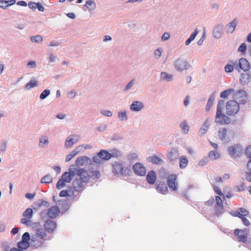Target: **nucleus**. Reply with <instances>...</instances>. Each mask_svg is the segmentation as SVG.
I'll return each mask as SVG.
<instances>
[{
  "label": "nucleus",
  "instance_id": "47",
  "mask_svg": "<svg viewBox=\"0 0 251 251\" xmlns=\"http://www.w3.org/2000/svg\"><path fill=\"white\" fill-rule=\"evenodd\" d=\"M30 40L33 43H41L43 38L41 37V36L39 35H35V36H32L30 37Z\"/></svg>",
  "mask_w": 251,
  "mask_h": 251
},
{
  "label": "nucleus",
  "instance_id": "14",
  "mask_svg": "<svg viewBox=\"0 0 251 251\" xmlns=\"http://www.w3.org/2000/svg\"><path fill=\"white\" fill-rule=\"evenodd\" d=\"M248 233L249 231L247 229H236L234 230V234L238 237L239 241L243 243H245L247 241Z\"/></svg>",
  "mask_w": 251,
  "mask_h": 251
},
{
  "label": "nucleus",
  "instance_id": "21",
  "mask_svg": "<svg viewBox=\"0 0 251 251\" xmlns=\"http://www.w3.org/2000/svg\"><path fill=\"white\" fill-rule=\"evenodd\" d=\"M174 75L166 72H162L160 75V81L169 82L173 80Z\"/></svg>",
  "mask_w": 251,
  "mask_h": 251
},
{
  "label": "nucleus",
  "instance_id": "2",
  "mask_svg": "<svg viewBox=\"0 0 251 251\" xmlns=\"http://www.w3.org/2000/svg\"><path fill=\"white\" fill-rule=\"evenodd\" d=\"M52 238V235L49 234L43 227L37 228L31 236V247L35 249L41 247L46 241Z\"/></svg>",
  "mask_w": 251,
  "mask_h": 251
},
{
  "label": "nucleus",
  "instance_id": "20",
  "mask_svg": "<svg viewBox=\"0 0 251 251\" xmlns=\"http://www.w3.org/2000/svg\"><path fill=\"white\" fill-rule=\"evenodd\" d=\"M83 145H80L75 149L72 152L66 156L65 161L69 162L74 157L81 151Z\"/></svg>",
  "mask_w": 251,
  "mask_h": 251
},
{
  "label": "nucleus",
  "instance_id": "60",
  "mask_svg": "<svg viewBox=\"0 0 251 251\" xmlns=\"http://www.w3.org/2000/svg\"><path fill=\"white\" fill-rule=\"evenodd\" d=\"M213 187H214V190L215 192L217 194L219 195V196H222L223 198V199H225V196H224V194L222 193V191L218 188V187L216 185H214L213 186Z\"/></svg>",
  "mask_w": 251,
  "mask_h": 251
},
{
  "label": "nucleus",
  "instance_id": "45",
  "mask_svg": "<svg viewBox=\"0 0 251 251\" xmlns=\"http://www.w3.org/2000/svg\"><path fill=\"white\" fill-rule=\"evenodd\" d=\"M52 177L50 175H47L43 177L41 180L42 183H49L52 182Z\"/></svg>",
  "mask_w": 251,
  "mask_h": 251
},
{
  "label": "nucleus",
  "instance_id": "15",
  "mask_svg": "<svg viewBox=\"0 0 251 251\" xmlns=\"http://www.w3.org/2000/svg\"><path fill=\"white\" fill-rule=\"evenodd\" d=\"M167 184L171 190L174 191L177 190L178 184L176 182V176L175 175H171L168 177Z\"/></svg>",
  "mask_w": 251,
  "mask_h": 251
},
{
  "label": "nucleus",
  "instance_id": "24",
  "mask_svg": "<svg viewBox=\"0 0 251 251\" xmlns=\"http://www.w3.org/2000/svg\"><path fill=\"white\" fill-rule=\"evenodd\" d=\"M146 179L149 184H153L156 180V173L153 171L149 172Z\"/></svg>",
  "mask_w": 251,
  "mask_h": 251
},
{
  "label": "nucleus",
  "instance_id": "6",
  "mask_svg": "<svg viewBox=\"0 0 251 251\" xmlns=\"http://www.w3.org/2000/svg\"><path fill=\"white\" fill-rule=\"evenodd\" d=\"M175 70L177 72H182L187 70L190 67V65L184 59L178 58L174 62Z\"/></svg>",
  "mask_w": 251,
  "mask_h": 251
},
{
  "label": "nucleus",
  "instance_id": "13",
  "mask_svg": "<svg viewBox=\"0 0 251 251\" xmlns=\"http://www.w3.org/2000/svg\"><path fill=\"white\" fill-rule=\"evenodd\" d=\"M228 152L232 156L239 157L242 152V147L239 144L230 146L228 148Z\"/></svg>",
  "mask_w": 251,
  "mask_h": 251
},
{
  "label": "nucleus",
  "instance_id": "58",
  "mask_svg": "<svg viewBox=\"0 0 251 251\" xmlns=\"http://www.w3.org/2000/svg\"><path fill=\"white\" fill-rule=\"evenodd\" d=\"M27 67L30 69H34L37 67V64L35 61H30L27 64Z\"/></svg>",
  "mask_w": 251,
  "mask_h": 251
},
{
  "label": "nucleus",
  "instance_id": "34",
  "mask_svg": "<svg viewBox=\"0 0 251 251\" xmlns=\"http://www.w3.org/2000/svg\"><path fill=\"white\" fill-rule=\"evenodd\" d=\"M89 160H90V158L87 156H80L76 159L75 163L77 165L83 166L85 163H87Z\"/></svg>",
  "mask_w": 251,
  "mask_h": 251
},
{
  "label": "nucleus",
  "instance_id": "25",
  "mask_svg": "<svg viewBox=\"0 0 251 251\" xmlns=\"http://www.w3.org/2000/svg\"><path fill=\"white\" fill-rule=\"evenodd\" d=\"M136 84V79L135 78L131 79L126 85L123 89L124 92H128L129 91L133 90Z\"/></svg>",
  "mask_w": 251,
  "mask_h": 251
},
{
  "label": "nucleus",
  "instance_id": "8",
  "mask_svg": "<svg viewBox=\"0 0 251 251\" xmlns=\"http://www.w3.org/2000/svg\"><path fill=\"white\" fill-rule=\"evenodd\" d=\"M23 216L24 217L21 219V223L26 226H30L32 224L30 219L33 216V210L30 208H27L23 213Z\"/></svg>",
  "mask_w": 251,
  "mask_h": 251
},
{
  "label": "nucleus",
  "instance_id": "23",
  "mask_svg": "<svg viewBox=\"0 0 251 251\" xmlns=\"http://www.w3.org/2000/svg\"><path fill=\"white\" fill-rule=\"evenodd\" d=\"M178 156V151L176 148H172L169 150L168 153V158L170 161H175Z\"/></svg>",
  "mask_w": 251,
  "mask_h": 251
},
{
  "label": "nucleus",
  "instance_id": "26",
  "mask_svg": "<svg viewBox=\"0 0 251 251\" xmlns=\"http://www.w3.org/2000/svg\"><path fill=\"white\" fill-rule=\"evenodd\" d=\"M209 126V121H208V120H206L202 124V125L201 126L200 129H199V133H200V136H203L205 134Z\"/></svg>",
  "mask_w": 251,
  "mask_h": 251
},
{
  "label": "nucleus",
  "instance_id": "33",
  "mask_svg": "<svg viewBox=\"0 0 251 251\" xmlns=\"http://www.w3.org/2000/svg\"><path fill=\"white\" fill-rule=\"evenodd\" d=\"M98 155L102 160H108L111 158L109 152L105 150H101L98 152Z\"/></svg>",
  "mask_w": 251,
  "mask_h": 251
},
{
  "label": "nucleus",
  "instance_id": "64",
  "mask_svg": "<svg viewBox=\"0 0 251 251\" xmlns=\"http://www.w3.org/2000/svg\"><path fill=\"white\" fill-rule=\"evenodd\" d=\"M198 34V28H196L195 29L194 31L190 35L189 38L192 42L195 39V38H196V37Z\"/></svg>",
  "mask_w": 251,
  "mask_h": 251
},
{
  "label": "nucleus",
  "instance_id": "16",
  "mask_svg": "<svg viewBox=\"0 0 251 251\" xmlns=\"http://www.w3.org/2000/svg\"><path fill=\"white\" fill-rule=\"evenodd\" d=\"M145 108L144 103L139 100H134L129 106V109L131 111L140 112Z\"/></svg>",
  "mask_w": 251,
  "mask_h": 251
},
{
  "label": "nucleus",
  "instance_id": "54",
  "mask_svg": "<svg viewBox=\"0 0 251 251\" xmlns=\"http://www.w3.org/2000/svg\"><path fill=\"white\" fill-rule=\"evenodd\" d=\"M66 182L62 180L61 179H59L56 184V188L58 189H61L66 186Z\"/></svg>",
  "mask_w": 251,
  "mask_h": 251
},
{
  "label": "nucleus",
  "instance_id": "22",
  "mask_svg": "<svg viewBox=\"0 0 251 251\" xmlns=\"http://www.w3.org/2000/svg\"><path fill=\"white\" fill-rule=\"evenodd\" d=\"M237 22L236 19H233L230 23H228L225 27L227 33H232L237 25Z\"/></svg>",
  "mask_w": 251,
  "mask_h": 251
},
{
  "label": "nucleus",
  "instance_id": "57",
  "mask_svg": "<svg viewBox=\"0 0 251 251\" xmlns=\"http://www.w3.org/2000/svg\"><path fill=\"white\" fill-rule=\"evenodd\" d=\"M100 113L104 116L110 117L112 116V112L110 110H102Z\"/></svg>",
  "mask_w": 251,
  "mask_h": 251
},
{
  "label": "nucleus",
  "instance_id": "11",
  "mask_svg": "<svg viewBox=\"0 0 251 251\" xmlns=\"http://www.w3.org/2000/svg\"><path fill=\"white\" fill-rule=\"evenodd\" d=\"M60 210L57 206H52L50 207L48 211H44L41 213V216L43 218L46 214L50 218H55L59 213Z\"/></svg>",
  "mask_w": 251,
  "mask_h": 251
},
{
  "label": "nucleus",
  "instance_id": "28",
  "mask_svg": "<svg viewBox=\"0 0 251 251\" xmlns=\"http://www.w3.org/2000/svg\"><path fill=\"white\" fill-rule=\"evenodd\" d=\"M235 60H230L225 66V71L227 73H232L235 69Z\"/></svg>",
  "mask_w": 251,
  "mask_h": 251
},
{
  "label": "nucleus",
  "instance_id": "50",
  "mask_svg": "<svg viewBox=\"0 0 251 251\" xmlns=\"http://www.w3.org/2000/svg\"><path fill=\"white\" fill-rule=\"evenodd\" d=\"M50 91L49 89H46L44 90L40 95V99L44 100L47 98L50 94Z\"/></svg>",
  "mask_w": 251,
  "mask_h": 251
},
{
  "label": "nucleus",
  "instance_id": "5",
  "mask_svg": "<svg viewBox=\"0 0 251 251\" xmlns=\"http://www.w3.org/2000/svg\"><path fill=\"white\" fill-rule=\"evenodd\" d=\"M78 167L72 165L69 168V172H66L62 175L61 179L66 183H70L76 175V170Z\"/></svg>",
  "mask_w": 251,
  "mask_h": 251
},
{
  "label": "nucleus",
  "instance_id": "61",
  "mask_svg": "<svg viewBox=\"0 0 251 251\" xmlns=\"http://www.w3.org/2000/svg\"><path fill=\"white\" fill-rule=\"evenodd\" d=\"M246 156L249 160L251 159V146L247 148L246 150Z\"/></svg>",
  "mask_w": 251,
  "mask_h": 251
},
{
  "label": "nucleus",
  "instance_id": "32",
  "mask_svg": "<svg viewBox=\"0 0 251 251\" xmlns=\"http://www.w3.org/2000/svg\"><path fill=\"white\" fill-rule=\"evenodd\" d=\"M250 79V75L248 73H244L241 74L240 81L242 84L245 85L249 83Z\"/></svg>",
  "mask_w": 251,
  "mask_h": 251
},
{
  "label": "nucleus",
  "instance_id": "42",
  "mask_svg": "<svg viewBox=\"0 0 251 251\" xmlns=\"http://www.w3.org/2000/svg\"><path fill=\"white\" fill-rule=\"evenodd\" d=\"M37 85V81L35 79H31L30 81L26 84L25 88L26 90H29L36 87Z\"/></svg>",
  "mask_w": 251,
  "mask_h": 251
},
{
  "label": "nucleus",
  "instance_id": "3",
  "mask_svg": "<svg viewBox=\"0 0 251 251\" xmlns=\"http://www.w3.org/2000/svg\"><path fill=\"white\" fill-rule=\"evenodd\" d=\"M226 109L227 115L234 116L239 111L240 106L236 101L231 100L226 102Z\"/></svg>",
  "mask_w": 251,
  "mask_h": 251
},
{
  "label": "nucleus",
  "instance_id": "31",
  "mask_svg": "<svg viewBox=\"0 0 251 251\" xmlns=\"http://www.w3.org/2000/svg\"><path fill=\"white\" fill-rule=\"evenodd\" d=\"M179 167L181 169H184L185 168L188 163V160L187 158L185 156H181L179 157Z\"/></svg>",
  "mask_w": 251,
  "mask_h": 251
},
{
  "label": "nucleus",
  "instance_id": "4",
  "mask_svg": "<svg viewBox=\"0 0 251 251\" xmlns=\"http://www.w3.org/2000/svg\"><path fill=\"white\" fill-rule=\"evenodd\" d=\"M235 69L238 72H240L241 70L247 72L251 68L249 62L245 58L242 57L238 60H235Z\"/></svg>",
  "mask_w": 251,
  "mask_h": 251
},
{
  "label": "nucleus",
  "instance_id": "63",
  "mask_svg": "<svg viewBox=\"0 0 251 251\" xmlns=\"http://www.w3.org/2000/svg\"><path fill=\"white\" fill-rule=\"evenodd\" d=\"M107 126L106 124H102L97 127V130L100 132H103L106 130Z\"/></svg>",
  "mask_w": 251,
  "mask_h": 251
},
{
  "label": "nucleus",
  "instance_id": "19",
  "mask_svg": "<svg viewBox=\"0 0 251 251\" xmlns=\"http://www.w3.org/2000/svg\"><path fill=\"white\" fill-rule=\"evenodd\" d=\"M223 33V25L219 24L215 26L212 32L213 36L215 38H220L222 36Z\"/></svg>",
  "mask_w": 251,
  "mask_h": 251
},
{
  "label": "nucleus",
  "instance_id": "7",
  "mask_svg": "<svg viewBox=\"0 0 251 251\" xmlns=\"http://www.w3.org/2000/svg\"><path fill=\"white\" fill-rule=\"evenodd\" d=\"M113 173L115 175H122L126 176L128 174L129 170L123 163L119 162H115L113 165Z\"/></svg>",
  "mask_w": 251,
  "mask_h": 251
},
{
  "label": "nucleus",
  "instance_id": "39",
  "mask_svg": "<svg viewBox=\"0 0 251 251\" xmlns=\"http://www.w3.org/2000/svg\"><path fill=\"white\" fill-rule=\"evenodd\" d=\"M214 100H215V96L214 95H212L209 98V99L207 101V104H206V108H205V110L207 112H208L210 110L211 107H212V106L213 104Z\"/></svg>",
  "mask_w": 251,
  "mask_h": 251
},
{
  "label": "nucleus",
  "instance_id": "41",
  "mask_svg": "<svg viewBox=\"0 0 251 251\" xmlns=\"http://www.w3.org/2000/svg\"><path fill=\"white\" fill-rule=\"evenodd\" d=\"M118 117L121 122L126 121L128 119L126 112V111H121L119 112Z\"/></svg>",
  "mask_w": 251,
  "mask_h": 251
},
{
  "label": "nucleus",
  "instance_id": "35",
  "mask_svg": "<svg viewBox=\"0 0 251 251\" xmlns=\"http://www.w3.org/2000/svg\"><path fill=\"white\" fill-rule=\"evenodd\" d=\"M208 157L211 160H214L220 158L221 154L217 151H211L208 153Z\"/></svg>",
  "mask_w": 251,
  "mask_h": 251
},
{
  "label": "nucleus",
  "instance_id": "49",
  "mask_svg": "<svg viewBox=\"0 0 251 251\" xmlns=\"http://www.w3.org/2000/svg\"><path fill=\"white\" fill-rule=\"evenodd\" d=\"M90 175V178H91L92 179H98L100 176V173L98 171H93L91 172V175Z\"/></svg>",
  "mask_w": 251,
  "mask_h": 251
},
{
  "label": "nucleus",
  "instance_id": "30",
  "mask_svg": "<svg viewBox=\"0 0 251 251\" xmlns=\"http://www.w3.org/2000/svg\"><path fill=\"white\" fill-rule=\"evenodd\" d=\"M179 126L181 128L183 133L185 134H188L190 126L186 120L182 121L180 123Z\"/></svg>",
  "mask_w": 251,
  "mask_h": 251
},
{
  "label": "nucleus",
  "instance_id": "9",
  "mask_svg": "<svg viewBox=\"0 0 251 251\" xmlns=\"http://www.w3.org/2000/svg\"><path fill=\"white\" fill-rule=\"evenodd\" d=\"M234 100L237 102L238 104H245L247 101V94L246 92L242 90H239L234 94Z\"/></svg>",
  "mask_w": 251,
  "mask_h": 251
},
{
  "label": "nucleus",
  "instance_id": "44",
  "mask_svg": "<svg viewBox=\"0 0 251 251\" xmlns=\"http://www.w3.org/2000/svg\"><path fill=\"white\" fill-rule=\"evenodd\" d=\"M215 214L217 216L222 215L224 213V209L223 205L215 206Z\"/></svg>",
  "mask_w": 251,
  "mask_h": 251
},
{
  "label": "nucleus",
  "instance_id": "46",
  "mask_svg": "<svg viewBox=\"0 0 251 251\" xmlns=\"http://www.w3.org/2000/svg\"><path fill=\"white\" fill-rule=\"evenodd\" d=\"M237 211L238 214V217L240 218H243L244 217H245L246 216L248 215L249 214L248 211L243 208H239L237 210Z\"/></svg>",
  "mask_w": 251,
  "mask_h": 251
},
{
  "label": "nucleus",
  "instance_id": "10",
  "mask_svg": "<svg viewBox=\"0 0 251 251\" xmlns=\"http://www.w3.org/2000/svg\"><path fill=\"white\" fill-rule=\"evenodd\" d=\"M230 119L227 116L223 114L222 112H216L215 119V122L216 123L223 125L230 123Z\"/></svg>",
  "mask_w": 251,
  "mask_h": 251
},
{
  "label": "nucleus",
  "instance_id": "17",
  "mask_svg": "<svg viewBox=\"0 0 251 251\" xmlns=\"http://www.w3.org/2000/svg\"><path fill=\"white\" fill-rule=\"evenodd\" d=\"M133 170L135 174L140 176H144L146 174V169L140 163H136L133 166Z\"/></svg>",
  "mask_w": 251,
  "mask_h": 251
},
{
  "label": "nucleus",
  "instance_id": "18",
  "mask_svg": "<svg viewBox=\"0 0 251 251\" xmlns=\"http://www.w3.org/2000/svg\"><path fill=\"white\" fill-rule=\"evenodd\" d=\"M56 227V223L51 220H47L46 221L44 228L46 230L49 234H52V233L55 230Z\"/></svg>",
  "mask_w": 251,
  "mask_h": 251
},
{
  "label": "nucleus",
  "instance_id": "59",
  "mask_svg": "<svg viewBox=\"0 0 251 251\" xmlns=\"http://www.w3.org/2000/svg\"><path fill=\"white\" fill-rule=\"evenodd\" d=\"M93 160L94 162H95L96 163H97V164H101L102 163V159H101V158L99 156V155H98V153L97 154V155L96 156H94L93 157Z\"/></svg>",
  "mask_w": 251,
  "mask_h": 251
},
{
  "label": "nucleus",
  "instance_id": "12",
  "mask_svg": "<svg viewBox=\"0 0 251 251\" xmlns=\"http://www.w3.org/2000/svg\"><path fill=\"white\" fill-rule=\"evenodd\" d=\"M79 140V137L77 135H71L68 136L65 141L64 148L70 149L73 145L77 143Z\"/></svg>",
  "mask_w": 251,
  "mask_h": 251
},
{
  "label": "nucleus",
  "instance_id": "53",
  "mask_svg": "<svg viewBox=\"0 0 251 251\" xmlns=\"http://www.w3.org/2000/svg\"><path fill=\"white\" fill-rule=\"evenodd\" d=\"M22 241L25 242H28V241H30L29 244L31 245V236H30L28 232H26L23 234Z\"/></svg>",
  "mask_w": 251,
  "mask_h": 251
},
{
  "label": "nucleus",
  "instance_id": "36",
  "mask_svg": "<svg viewBox=\"0 0 251 251\" xmlns=\"http://www.w3.org/2000/svg\"><path fill=\"white\" fill-rule=\"evenodd\" d=\"M227 134V129L225 128H220L218 130V136L220 140L222 141L226 139Z\"/></svg>",
  "mask_w": 251,
  "mask_h": 251
},
{
  "label": "nucleus",
  "instance_id": "51",
  "mask_svg": "<svg viewBox=\"0 0 251 251\" xmlns=\"http://www.w3.org/2000/svg\"><path fill=\"white\" fill-rule=\"evenodd\" d=\"M109 154L111 156V158L113 157H117L121 155V152L116 149H113L110 151Z\"/></svg>",
  "mask_w": 251,
  "mask_h": 251
},
{
  "label": "nucleus",
  "instance_id": "1",
  "mask_svg": "<svg viewBox=\"0 0 251 251\" xmlns=\"http://www.w3.org/2000/svg\"><path fill=\"white\" fill-rule=\"evenodd\" d=\"M89 179L90 175L88 172L83 168L78 167L72 182L74 190L78 193H81L85 189Z\"/></svg>",
  "mask_w": 251,
  "mask_h": 251
},
{
  "label": "nucleus",
  "instance_id": "37",
  "mask_svg": "<svg viewBox=\"0 0 251 251\" xmlns=\"http://www.w3.org/2000/svg\"><path fill=\"white\" fill-rule=\"evenodd\" d=\"M49 143V137L47 135H44L40 137L39 139V145L42 148L44 147V145L47 146Z\"/></svg>",
  "mask_w": 251,
  "mask_h": 251
},
{
  "label": "nucleus",
  "instance_id": "27",
  "mask_svg": "<svg viewBox=\"0 0 251 251\" xmlns=\"http://www.w3.org/2000/svg\"><path fill=\"white\" fill-rule=\"evenodd\" d=\"M147 161L149 162H151L156 165H161L163 163V160L156 156H151L147 158Z\"/></svg>",
  "mask_w": 251,
  "mask_h": 251
},
{
  "label": "nucleus",
  "instance_id": "43",
  "mask_svg": "<svg viewBox=\"0 0 251 251\" xmlns=\"http://www.w3.org/2000/svg\"><path fill=\"white\" fill-rule=\"evenodd\" d=\"M30 245L29 242L21 241L18 243L17 246L20 250H25Z\"/></svg>",
  "mask_w": 251,
  "mask_h": 251
},
{
  "label": "nucleus",
  "instance_id": "52",
  "mask_svg": "<svg viewBox=\"0 0 251 251\" xmlns=\"http://www.w3.org/2000/svg\"><path fill=\"white\" fill-rule=\"evenodd\" d=\"M225 106V101L223 100H220L217 107L216 112H221L223 111V109Z\"/></svg>",
  "mask_w": 251,
  "mask_h": 251
},
{
  "label": "nucleus",
  "instance_id": "56",
  "mask_svg": "<svg viewBox=\"0 0 251 251\" xmlns=\"http://www.w3.org/2000/svg\"><path fill=\"white\" fill-rule=\"evenodd\" d=\"M247 50V45L245 43H242L239 46L238 49V52H241L242 53H245Z\"/></svg>",
  "mask_w": 251,
  "mask_h": 251
},
{
  "label": "nucleus",
  "instance_id": "38",
  "mask_svg": "<svg viewBox=\"0 0 251 251\" xmlns=\"http://www.w3.org/2000/svg\"><path fill=\"white\" fill-rule=\"evenodd\" d=\"M84 6L88 9L90 12L94 11L96 8V3L91 0H87Z\"/></svg>",
  "mask_w": 251,
  "mask_h": 251
},
{
  "label": "nucleus",
  "instance_id": "29",
  "mask_svg": "<svg viewBox=\"0 0 251 251\" xmlns=\"http://www.w3.org/2000/svg\"><path fill=\"white\" fill-rule=\"evenodd\" d=\"M156 190L159 193L165 194L168 191V188L165 183L160 182L156 186Z\"/></svg>",
  "mask_w": 251,
  "mask_h": 251
},
{
  "label": "nucleus",
  "instance_id": "48",
  "mask_svg": "<svg viewBox=\"0 0 251 251\" xmlns=\"http://www.w3.org/2000/svg\"><path fill=\"white\" fill-rule=\"evenodd\" d=\"M163 52L162 48H158L156 49L153 52V56L155 59H159L161 57Z\"/></svg>",
  "mask_w": 251,
  "mask_h": 251
},
{
  "label": "nucleus",
  "instance_id": "55",
  "mask_svg": "<svg viewBox=\"0 0 251 251\" xmlns=\"http://www.w3.org/2000/svg\"><path fill=\"white\" fill-rule=\"evenodd\" d=\"M7 141L6 140H2L0 143V151L1 152H4L7 148Z\"/></svg>",
  "mask_w": 251,
  "mask_h": 251
},
{
  "label": "nucleus",
  "instance_id": "40",
  "mask_svg": "<svg viewBox=\"0 0 251 251\" xmlns=\"http://www.w3.org/2000/svg\"><path fill=\"white\" fill-rule=\"evenodd\" d=\"M234 91L232 88L227 89L221 93L220 97L223 99H226L232 92Z\"/></svg>",
  "mask_w": 251,
  "mask_h": 251
},
{
  "label": "nucleus",
  "instance_id": "62",
  "mask_svg": "<svg viewBox=\"0 0 251 251\" xmlns=\"http://www.w3.org/2000/svg\"><path fill=\"white\" fill-rule=\"evenodd\" d=\"M221 196H216L215 197V201H216V206H220V205H223V201L222 200V198L221 197Z\"/></svg>",
  "mask_w": 251,
  "mask_h": 251
}]
</instances>
